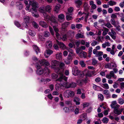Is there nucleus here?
<instances>
[{
  "label": "nucleus",
  "mask_w": 124,
  "mask_h": 124,
  "mask_svg": "<svg viewBox=\"0 0 124 124\" xmlns=\"http://www.w3.org/2000/svg\"><path fill=\"white\" fill-rule=\"evenodd\" d=\"M111 17L112 18V19H115L117 18V16L114 14H113L111 16Z\"/></svg>",
  "instance_id": "nucleus-61"
},
{
  "label": "nucleus",
  "mask_w": 124,
  "mask_h": 124,
  "mask_svg": "<svg viewBox=\"0 0 124 124\" xmlns=\"http://www.w3.org/2000/svg\"><path fill=\"white\" fill-rule=\"evenodd\" d=\"M39 25L43 27L46 28L48 27V25L45 21H41L39 22Z\"/></svg>",
  "instance_id": "nucleus-14"
},
{
  "label": "nucleus",
  "mask_w": 124,
  "mask_h": 124,
  "mask_svg": "<svg viewBox=\"0 0 124 124\" xmlns=\"http://www.w3.org/2000/svg\"><path fill=\"white\" fill-rule=\"evenodd\" d=\"M59 8L58 6H56L54 8V10L56 12H58L59 11Z\"/></svg>",
  "instance_id": "nucleus-58"
},
{
  "label": "nucleus",
  "mask_w": 124,
  "mask_h": 124,
  "mask_svg": "<svg viewBox=\"0 0 124 124\" xmlns=\"http://www.w3.org/2000/svg\"><path fill=\"white\" fill-rule=\"evenodd\" d=\"M43 35L44 37H47L50 35L48 31H45L44 32Z\"/></svg>",
  "instance_id": "nucleus-24"
},
{
  "label": "nucleus",
  "mask_w": 124,
  "mask_h": 124,
  "mask_svg": "<svg viewBox=\"0 0 124 124\" xmlns=\"http://www.w3.org/2000/svg\"><path fill=\"white\" fill-rule=\"evenodd\" d=\"M103 88H104L108 89L109 88V87L108 85L106 83L104 84H103Z\"/></svg>",
  "instance_id": "nucleus-39"
},
{
  "label": "nucleus",
  "mask_w": 124,
  "mask_h": 124,
  "mask_svg": "<svg viewBox=\"0 0 124 124\" xmlns=\"http://www.w3.org/2000/svg\"><path fill=\"white\" fill-rule=\"evenodd\" d=\"M116 104V101H114L112 102V103L110 105V106L112 108H113L115 106V105Z\"/></svg>",
  "instance_id": "nucleus-30"
},
{
  "label": "nucleus",
  "mask_w": 124,
  "mask_h": 124,
  "mask_svg": "<svg viewBox=\"0 0 124 124\" xmlns=\"http://www.w3.org/2000/svg\"><path fill=\"white\" fill-rule=\"evenodd\" d=\"M23 18L24 21L28 23V24L29 26H30V23L29 22V21L30 20V17H29L28 16H24Z\"/></svg>",
  "instance_id": "nucleus-15"
},
{
  "label": "nucleus",
  "mask_w": 124,
  "mask_h": 124,
  "mask_svg": "<svg viewBox=\"0 0 124 124\" xmlns=\"http://www.w3.org/2000/svg\"><path fill=\"white\" fill-rule=\"evenodd\" d=\"M49 27L50 31L51 34L53 35H54V32L52 28L50 26H49Z\"/></svg>",
  "instance_id": "nucleus-37"
},
{
  "label": "nucleus",
  "mask_w": 124,
  "mask_h": 124,
  "mask_svg": "<svg viewBox=\"0 0 124 124\" xmlns=\"http://www.w3.org/2000/svg\"><path fill=\"white\" fill-rule=\"evenodd\" d=\"M110 74L112 77H114V76L115 74L113 71H110Z\"/></svg>",
  "instance_id": "nucleus-63"
},
{
  "label": "nucleus",
  "mask_w": 124,
  "mask_h": 124,
  "mask_svg": "<svg viewBox=\"0 0 124 124\" xmlns=\"http://www.w3.org/2000/svg\"><path fill=\"white\" fill-rule=\"evenodd\" d=\"M43 68H40L39 69H37L38 70L37 71V73L39 75H40L42 74L44 72L45 73H49V72H46V70H45L44 69V70L42 69Z\"/></svg>",
  "instance_id": "nucleus-9"
},
{
  "label": "nucleus",
  "mask_w": 124,
  "mask_h": 124,
  "mask_svg": "<svg viewBox=\"0 0 124 124\" xmlns=\"http://www.w3.org/2000/svg\"><path fill=\"white\" fill-rule=\"evenodd\" d=\"M103 93L106 95H108V93H109V92L108 90H105L103 91Z\"/></svg>",
  "instance_id": "nucleus-51"
},
{
  "label": "nucleus",
  "mask_w": 124,
  "mask_h": 124,
  "mask_svg": "<svg viewBox=\"0 0 124 124\" xmlns=\"http://www.w3.org/2000/svg\"><path fill=\"white\" fill-rule=\"evenodd\" d=\"M19 3V5L18 6V7H19V10H21L23 8V5L20 2H19L18 3Z\"/></svg>",
  "instance_id": "nucleus-47"
},
{
  "label": "nucleus",
  "mask_w": 124,
  "mask_h": 124,
  "mask_svg": "<svg viewBox=\"0 0 124 124\" xmlns=\"http://www.w3.org/2000/svg\"><path fill=\"white\" fill-rule=\"evenodd\" d=\"M110 22L111 24L113 25H115L116 24L115 21L114 19H112L110 20Z\"/></svg>",
  "instance_id": "nucleus-46"
},
{
  "label": "nucleus",
  "mask_w": 124,
  "mask_h": 124,
  "mask_svg": "<svg viewBox=\"0 0 124 124\" xmlns=\"http://www.w3.org/2000/svg\"><path fill=\"white\" fill-rule=\"evenodd\" d=\"M60 78L57 79V80L60 82H63V80H64V81L63 83H61V85L64 87L68 88V83L67 82V78L65 77L62 73L59 75Z\"/></svg>",
  "instance_id": "nucleus-5"
},
{
  "label": "nucleus",
  "mask_w": 124,
  "mask_h": 124,
  "mask_svg": "<svg viewBox=\"0 0 124 124\" xmlns=\"http://www.w3.org/2000/svg\"><path fill=\"white\" fill-rule=\"evenodd\" d=\"M96 55V56L98 57V59L99 61H101L102 60V58L101 56V55Z\"/></svg>",
  "instance_id": "nucleus-50"
},
{
  "label": "nucleus",
  "mask_w": 124,
  "mask_h": 124,
  "mask_svg": "<svg viewBox=\"0 0 124 124\" xmlns=\"http://www.w3.org/2000/svg\"><path fill=\"white\" fill-rule=\"evenodd\" d=\"M110 109L109 108H108L107 110H105L104 113V114L105 115H107L108 114V112L109 111Z\"/></svg>",
  "instance_id": "nucleus-48"
},
{
  "label": "nucleus",
  "mask_w": 124,
  "mask_h": 124,
  "mask_svg": "<svg viewBox=\"0 0 124 124\" xmlns=\"http://www.w3.org/2000/svg\"><path fill=\"white\" fill-rule=\"evenodd\" d=\"M108 119L106 117H105L103 118L102 121L104 123H108Z\"/></svg>",
  "instance_id": "nucleus-29"
},
{
  "label": "nucleus",
  "mask_w": 124,
  "mask_h": 124,
  "mask_svg": "<svg viewBox=\"0 0 124 124\" xmlns=\"http://www.w3.org/2000/svg\"><path fill=\"white\" fill-rule=\"evenodd\" d=\"M120 107V106L118 104H116L115 106V107L113 108H114V110H118L119 107Z\"/></svg>",
  "instance_id": "nucleus-45"
},
{
  "label": "nucleus",
  "mask_w": 124,
  "mask_h": 124,
  "mask_svg": "<svg viewBox=\"0 0 124 124\" xmlns=\"http://www.w3.org/2000/svg\"><path fill=\"white\" fill-rule=\"evenodd\" d=\"M39 39L40 40L43 42L45 40V38H44L42 36L40 35L39 36Z\"/></svg>",
  "instance_id": "nucleus-53"
},
{
  "label": "nucleus",
  "mask_w": 124,
  "mask_h": 124,
  "mask_svg": "<svg viewBox=\"0 0 124 124\" xmlns=\"http://www.w3.org/2000/svg\"><path fill=\"white\" fill-rule=\"evenodd\" d=\"M83 80H78L77 83L79 85H81L83 84Z\"/></svg>",
  "instance_id": "nucleus-44"
},
{
  "label": "nucleus",
  "mask_w": 124,
  "mask_h": 124,
  "mask_svg": "<svg viewBox=\"0 0 124 124\" xmlns=\"http://www.w3.org/2000/svg\"><path fill=\"white\" fill-rule=\"evenodd\" d=\"M124 102V101L123 99L120 98L118 99V103L120 104H122Z\"/></svg>",
  "instance_id": "nucleus-33"
},
{
  "label": "nucleus",
  "mask_w": 124,
  "mask_h": 124,
  "mask_svg": "<svg viewBox=\"0 0 124 124\" xmlns=\"http://www.w3.org/2000/svg\"><path fill=\"white\" fill-rule=\"evenodd\" d=\"M105 26H106L108 28H110L113 27V26L111 24L109 23H107L106 24V25H105Z\"/></svg>",
  "instance_id": "nucleus-52"
},
{
  "label": "nucleus",
  "mask_w": 124,
  "mask_h": 124,
  "mask_svg": "<svg viewBox=\"0 0 124 124\" xmlns=\"http://www.w3.org/2000/svg\"><path fill=\"white\" fill-rule=\"evenodd\" d=\"M81 118H83L84 119H85L86 118V115L84 114H82L81 115Z\"/></svg>",
  "instance_id": "nucleus-57"
},
{
  "label": "nucleus",
  "mask_w": 124,
  "mask_h": 124,
  "mask_svg": "<svg viewBox=\"0 0 124 124\" xmlns=\"http://www.w3.org/2000/svg\"><path fill=\"white\" fill-rule=\"evenodd\" d=\"M76 84L75 83L72 82L70 84L69 87L74 88L76 87Z\"/></svg>",
  "instance_id": "nucleus-22"
},
{
  "label": "nucleus",
  "mask_w": 124,
  "mask_h": 124,
  "mask_svg": "<svg viewBox=\"0 0 124 124\" xmlns=\"http://www.w3.org/2000/svg\"><path fill=\"white\" fill-rule=\"evenodd\" d=\"M74 93L73 92L68 90L64 93L63 96L65 98H69L73 95Z\"/></svg>",
  "instance_id": "nucleus-7"
},
{
  "label": "nucleus",
  "mask_w": 124,
  "mask_h": 124,
  "mask_svg": "<svg viewBox=\"0 0 124 124\" xmlns=\"http://www.w3.org/2000/svg\"><path fill=\"white\" fill-rule=\"evenodd\" d=\"M63 109L65 112H69V108L66 107H64L63 108Z\"/></svg>",
  "instance_id": "nucleus-56"
},
{
  "label": "nucleus",
  "mask_w": 124,
  "mask_h": 124,
  "mask_svg": "<svg viewBox=\"0 0 124 124\" xmlns=\"http://www.w3.org/2000/svg\"><path fill=\"white\" fill-rule=\"evenodd\" d=\"M39 11L40 12L42 13H43V14L45 13H44L45 11V7L43 6L40 7L39 9Z\"/></svg>",
  "instance_id": "nucleus-19"
},
{
  "label": "nucleus",
  "mask_w": 124,
  "mask_h": 124,
  "mask_svg": "<svg viewBox=\"0 0 124 124\" xmlns=\"http://www.w3.org/2000/svg\"><path fill=\"white\" fill-rule=\"evenodd\" d=\"M36 67L37 69L40 68H43L44 69L46 70V72H49V69L48 68L50 67L49 63L44 60H42L38 61L36 64Z\"/></svg>",
  "instance_id": "nucleus-1"
},
{
  "label": "nucleus",
  "mask_w": 124,
  "mask_h": 124,
  "mask_svg": "<svg viewBox=\"0 0 124 124\" xmlns=\"http://www.w3.org/2000/svg\"><path fill=\"white\" fill-rule=\"evenodd\" d=\"M46 9L47 11L50 12L51 11V8L49 5H47L46 7Z\"/></svg>",
  "instance_id": "nucleus-25"
},
{
  "label": "nucleus",
  "mask_w": 124,
  "mask_h": 124,
  "mask_svg": "<svg viewBox=\"0 0 124 124\" xmlns=\"http://www.w3.org/2000/svg\"><path fill=\"white\" fill-rule=\"evenodd\" d=\"M51 67L54 70L55 72L59 75L62 72L60 70V69L58 67L59 64V62L56 60H53L52 61Z\"/></svg>",
  "instance_id": "nucleus-4"
},
{
  "label": "nucleus",
  "mask_w": 124,
  "mask_h": 124,
  "mask_svg": "<svg viewBox=\"0 0 124 124\" xmlns=\"http://www.w3.org/2000/svg\"><path fill=\"white\" fill-rule=\"evenodd\" d=\"M14 23L15 25L18 27H20L21 26V24L18 21H15L14 22Z\"/></svg>",
  "instance_id": "nucleus-32"
},
{
  "label": "nucleus",
  "mask_w": 124,
  "mask_h": 124,
  "mask_svg": "<svg viewBox=\"0 0 124 124\" xmlns=\"http://www.w3.org/2000/svg\"><path fill=\"white\" fill-rule=\"evenodd\" d=\"M68 52L70 53L69 54H73V51L72 50V49H71V48H69L68 49Z\"/></svg>",
  "instance_id": "nucleus-55"
},
{
  "label": "nucleus",
  "mask_w": 124,
  "mask_h": 124,
  "mask_svg": "<svg viewBox=\"0 0 124 124\" xmlns=\"http://www.w3.org/2000/svg\"><path fill=\"white\" fill-rule=\"evenodd\" d=\"M59 65L60 68L62 70V71L60 70L62 72V73L63 74V71L64 69L65 64L63 63L62 62H61L60 63L59 62Z\"/></svg>",
  "instance_id": "nucleus-17"
},
{
  "label": "nucleus",
  "mask_w": 124,
  "mask_h": 124,
  "mask_svg": "<svg viewBox=\"0 0 124 124\" xmlns=\"http://www.w3.org/2000/svg\"><path fill=\"white\" fill-rule=\"evenodd\" d=\"M79 109L78 108H76L75 109V111L74 112L75 114H77L79 113Z\"/></svg>",
  "instance_id": "nucleus-54"
},
{
  "label": "nucleus",
  "mask_w": 124,
  "mask_h": 124,
  "mask_svg": "<svg viewBox=\"0 0 124 124\" xmlns=\"http://www.w3.org/2000/svg\"><path fill=\"white\" fill-rule=\"evenodd\" d=\"M58 17L59 18L62 20L64 18V16L63 14H60L58 16Z\"/></svg>",
  "instance_id": "nucleus-38"
},
{
  "label": "nucleus",
  "mask_w": 124,
  "mask_h": 124,
  "mask_svg": "<svg viewBox=\"0 0 124 124\" xmlns=\"http://www.w3.org/2000/svg\"><path fill=\"white\" fill-rule=\"evenodd\" d=\"M32 24L33 26V27L35 28H38V25L34 21H33L32 23Z\"/></svg>",
  "instance_id": "nucleus-27"
},
{
  "label": "nucleus",
  "mask_w": 124,
  "mask_h": 124,
  "mask_svg": "<svg viewBox=\"0 0 124 124\" xmlns=\"http://www.w3.org/2000/svg\"><path fill=\"white\" fill-rule=\"evenodd\" d=\"M72 73L75 76L78 75L80 77H83L84 75L83 73L78 70V67L74 66L72 69Z\"/></svg>",
  "instance_id": "nucleus-6"
},
{
  "label": "nucleus",
  "mask_w": 124,
  "mask_h": 124,
  "mask_svg": "<svg viewBox=\"0 0 124 124\" xmlns=\"http://www.w3.org/2000/svg\"><path fill=\"white\" fill-rule=\"evenodd\" d=\"M47 97L50 100H52L53 98V97L52 96L51 94L50 93L48 95Z\"/></svg>",
  "instance_id": "nucleus-62"
},
{
  "label": "nucleus",
  "mask_w": 124,
  "mask_h": 124,
  "mask_svg": "<svg viewBox=\"0 0 124 124\" xmlns=\"http://www.w3.org/2000/svg\"><path fill=\"white\" fill-rule=\"evenodd\" d=\"M49 42H48L47 43V45H48L49 47L50 48H51V47H52V43L51 42H50V43H49Z\"/></svg>",
  "instance_id": "nucleus-60"
},
{
  "label": "nucleus",
  "mask_w": 124,
  "mask_h": 124,
  "mask_svg": "<svg viewBox=\"0 0 124 124\" xmlns=\"http://www.w3.org/2000/svg\"><path fill=\"white\" fill-rule=\"evenodd\" d=\"M113 111L114 113L116 114L117 116H118L119 115L121 114L119 110H114Z\"/></svg>",
  "instance_id": "nucleus-28"
},
{
  "label": "nucleus",
  "mask_w": 124,
  "mask_h": 124,
  "mask_svg": "<svg viewBox=\"0 0 124 124\" xmlns=\"http://www.w3.org/2000/svg\"><path fill=\"white\" fill-rule=\"evenodd\" d=\"M108 4L110 6H113L114 5H115L116 4V2L114 1L111 0L108 2Z\"/></svg>",
  "instance_id": "nucleus-18"
},
{
  "label": "nucleus",
  "mask_w": 124,
  "mask_h": 124,
  "mask_svg": "<svg viewBox=\"0 0 124 124\" xmlns=\"http://www.w3.org/2000/svg\"><path fill=\"white\" fill-rule=\"evenodd\" d=\"M77 36L78 38H83L84 36L81 34L78 33L77 34Z\"/></svg>",
  "instance_id": "nucleus-43"
},
{
  "label": "nucleus",
  "mask_w": 124,
  "mask_h": 124,
  "mask_svg": "<svg viewBox=\"0 0 124 124\" xmlns=\"http://www.w3.org/2000/svg\"><path fill=\"white\" fill-rule=\"evenodd\" d=\"M38 4L36 2L35 0H33L31 1V10H32L31 11L32 15L34 17L37 18L39 17V15L38 14L37 12V9L39 7H38Z\"/></svg>",
  "instance_id": "nucleus-3"
},
{
  "label": "nucleus",
  "mask_w": 124,
  "mask_h": 124,
  "mask_svg": "<svg viewBox=\"0 0 124 124\" xmlns=\"http://www.w3.org/2000/svg\"><path fill=\"white\" fill-rule=\"evenodd\" d=\"M46 53L47 54H51L53 53V51L50 49L47 50L46 51Z\"/></svg>",
  "instance_id": "nucleus-42"
},
{
  "label": "nucleus",
  "mask_w": 124,
  "mask_h": 124,
  "mask_svg": "<svg viewBox=\"0 0 124 124\" xmlns=\"http://www.w3.org/2000/svg\"><path fill=\"white\" fill-rule=\"evenodd\" d=\"M57 43L60 48L63 49H66V46L64 43L61 42H60L57 40Z\"/></svg>",
  "instance_id": "nucleus-10"
},
{
  "label": "nucleus",
  "mask_w": 124,
  "mask_h": 124,
  "mask_svg": "<svg viewBox=\"0 0 124 124\" xmlns=\"http://www.w3.org/2000/svg\"><path fill=\"white\" fill-rule=\"evenodd\" d=\"M66 19L68 21L71 20L72 19V17L70 15H67L66 16Z\"/></svg>",
  "instance_id": "nucleus-41"
},
{
  "label": "nucleus",
  "mask_w": 124,
  "mask_h": 124,
  "mask_svg": "<svg viewBox=\"0 0 124 124\" xmlns=\"http://www.w3.org/2000/svg\"><path fill=\"white\" fill-rule=\"evenodd\" d=\"M120 87L121 89L124 88V82H121L120 84Z\"/></svg>",
  "instance_id": "nucleus-64"
},
{
  "label": "nucleus",
  "mask_w": 124,
  "mask_h": 124,
  "mask_svg": "<svg viewBox=\"0 0 124 124\" xmlns=\"http://www.w3.org/2000/svg\"><path fill=\"white\" fill-rule=\"evenodd\" d=\"M55 89L57 91L59 90L60 89V85L59 84H57L55 85Z\"/></svg>",
  "instance_id": "nucleus-31"
},
{
  "label": "nucleus",
  "mask_w": 124,
  "mask_h": 124,
  "mask_svg": "<svg viewBox=\"0 0 124 124\" xmlns=\"http://www.w3.org/2000/svg\"><path fill=\"white\" fill-rule=\"evenodd\" d=\"M116 64L113 62L108 63L105 66L106 68H108L110 69H111L113 67L116 68Z\"/></svg>",
  "instance_id": "nucleus-8"
},
{
  "label": "nucleus",
  "mask_w": 124,
  "mask_h": 124,
  "mask_svg": "<svg viewBox=\"0 0 124 124\" xmlns=\"http://www.w3.org/2000/svg\"><path fill=\"white\" fill-rule=\"evenodd\" d=\"M73 8L72 7H71L68 8V11L69 13H72L73 11Z\"/></svg>",
  "instance_id": "nucleus-40"
},
{
  "label": "nucleus",
  "mask_w": 124,
  "mask_h": 124,
  "mask_svg": "<svg viewBox=\"0 0 124 124\" xmlns=\"http://www.w3.org/2000/svg\"><path fill=\"white\" fill-rule=\"evenodd\" d=\"M55 25V24H53V25H52L53 26L54 30L55 32H57L58 31V28H56L55 26L56 25Z\"/></svg>",
  "instance_id": "nucleus-36"
},
{
  "label": "nucleus",
  "mask_w": 124,
  "mask_h": 124,
  "mask_svg": "<svg viewBox=\"0 0 124 124\" xmlns=\"http://www.w3.org/2000/svg\"><path fill=\"white\" fill-rule=\"evenodd\" d=\"M44 16L45 20L48 22H51V25H57L58 23L56 20L55 17L53 15L49 16L46 13L43 14Z\"/></svg>",
  "instance_id": "nucleus-2"
},
{
  "label": "nucleus",
  "mask_w": 124,
  "mask_h": 124,
  "mask_svg": "<svg viewBox=\"0 0 124 124\" xmlns=\"http://www.w3.org/2000/svg\"><path fill=\"white\" fill-rule=\"evenodd\" d=\"M22 25L23 27H25L26 28H27L28 27V23L24 21Z\"/></svg>",
  "instance_id": "nucleus-34"
},
{
  "label": "nucleus",
  "mask_w": 124,
  "mask_h": 124,
  "mask_svg": "<svg viewBox=\"0 0 124 124\" xmlns=\"http://www.w3.org/2000/svg\"><path fill=\"white\" fill-rule=\"evenodd\" d=\"M98 98L101 101H102L104 100V97L102 94L99 93L98 95Z\"/></svg>",
  "instance_id": "nucleus-20"
},
{
  "label": "nucleus",
  "mask_w": 124,
  "mask_h": 124,
  "mask_svg": "<svg viewBox=\"0 0 124 124\" xmlns=\"http://www.w3.org/2000/svg\"><path fill=\"white\" fill-rule=\"evenodd\" d=\"M61 38L62 40L63 41H65L67 39V35L66 34H65L62 35Z\"/></svg>",
  "instance_id": "nucleus-23"
},
{
  "label": "nucleus",
  "mask_w": 124,
  "mask_h": 124,
  "mask_svg": "<svg viewBox=\"0 0 124 124\" xmlns=\"http://www.w3.org/2000/svg\"><path fill=\"white\" fill-rule=\"evenodd\" d=\"M76 50L77 54L79 53V54H86V53L83 52L80 47H77L76 48Z\"/></svg>",
  "instance_id": "nucleus-11"
},
{
  "label": "nucleus",
  "mask_w": 124,
  "mask_h": 124,
  "mask_svg": "<svg viewBox=\"0 0 124 124\" xmlns=\"http://www.w3.org/2000/svg\"><path fill=\"white\" fill-rule=\"evenodd\" d=\"M32 47L34 50L36 52V54H37L40 52V50L39 48L36 45H34L32 46Z\"/></svg>",
  "instance_id": "nucleus-12"
},
{
  "label": "nucleus",
  "mask_w": 124,
  "mask_h": 124,
  "mask_svg": "<svg viewBox=\"0 0 124 124\" xmlns=\"http://www.w3.org/2000/svg\"><path fill=\"white\" fill-rule=\"evenodd\" d=\"M77 7L79 8L82 4V2L80 0H77L75 2Z\"/></svg>",
  "instance_id": "nucleus-16"
},
{
  "label": "nucleus",
  "mask_w": 124,
  "mask_h": 124,
  "mask_svg": "<svg viewBox=\"0 0 124 124\" xmlns=\"http://www.w3.org/2000/svg\"><path fill=\"white\" fill-rule=\"evenodd\" d=\"M79 64L82 67H84L85 66V64L83 61H80L79 62Z\"/></svg>",
  "instance_id": "nucleus-35"
},
{
  "label": "nucleus",
  "mask_w": 124,
  "mask_h": 124,
  "mask_svg": "<svg viewBox=\"0 0 124 124\" xmlns=\"http://www.w3.org/2000/svg\"><path fill=\"white\" fill-rule=\"evenodd\" d=\"M93 88L95 90L98 91L99 90L100 88V87L99 86H97L95 84L93 85Z\"/></svg>",
  "instance_id": "nucleus-21"
},
{
  "label": "nucleus",
  "mask_w": 124,
  "mask_h": 124,
  "mask_svg": "<svg viewBox=\"0 0 124 124\" xmlns=\"http://www.w3.org/2000/svg\"><path fill=\"white\" fill-rule=\"evenodd\" d=\"M92 64L93 65H96L97 63V61H96L95 59H93L92 60Z\"/></svg>",
  "instance_id": "nucleus-26"
},
{
  "label": "nucleus",
  "mask_w": 124,
  "mask_h": 124,
  "mask_svg": "<svg viewBox=\"0 0 124 124\" xmlns=\"http://www.w3.org/2000/svg\"><path fill=\"white\" fill-rule=\"evenodd\" d=\"M89 103L88 102H85L83 104V107L84 108L87 107L89 106Z\"/></svg>",
  "instance_id": "nucleus-49"
},
{
  "label": "nucleus",
  "mask_w": 124,
  "mask_h": 124,
  "mask_svg": "<svg viewBox=\"0 0 124 124\" xmlns=\"http://www.w3.org/2000/svg\"><path fill=\"white\" fill-rule=\"evenodd\" d=\"M101 81V78L99 77L96 78L95 79V81L97 82H99Z\"/></svg>",
  "instance_id": "nucleus-59"
},
{
  "label": "nucleus",
  "mask_w": 124,
  "mask_h": 124,
  "mask_svg": "<svg viewBox=\"0 0 124 124\" xmlns=\"http://www.w3.org/2000/svg\"><path fill=\"white\" fill-rule=\"evenodd\" d=\"M28 1H29V4H28V1L27 0H25L24 1V3L25 4L26 6L25 9L26 10H29V8L30 7V5H31V1L30 0H28Z\"/></svg>",
  "instance_id": "nucleus-13"
}]
</instances>
